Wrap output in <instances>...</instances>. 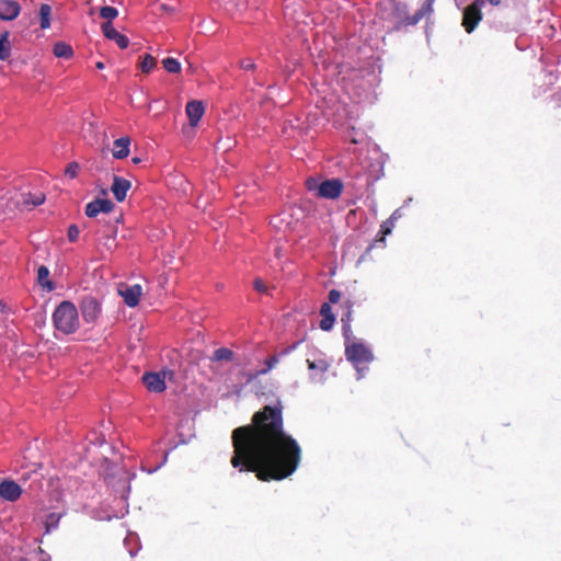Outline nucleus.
<instances>
[{"label": "nucleus", "mask_w": 561, "mask_h": 561, "mask_svg": "<svg viewBox=\"0 0 561 561\" xmlns=\"http://www.w3.org/2000/svg\"><path fill=\"white\" fill-rule=\"evenodd\" d=\"M231 466L239 472H253L260 481H280L291 476L301 460L297 440L284 431L283 407L265 405L251 424L231 434Z\"/></svg>", "instance_id": "1"}, {"label": "nucleus", "mask_w": 561, "mask_h": 561, "mask_svg": "<svg viewBox=\"0 0 561 561\" xmlns=\"http://www.w3.org/2000/svg\"><path fill=\"white\" fill-rule=\"evenodd\" d=\"M53 323L55 329L62 334L75 333L80 325L76 306L68 300L59 304L53 313Z\"/></svg>", "instance_id": "2"}, {"label": "nucleus", "mask_w": 561, "mask_h": 561, "mask_svg": "<svg viewBox=\"0 0 561 561\" xmlns=\"http://www.w3.org/2000/svg\"><path fill=\"white\" fill-rule=\"evenodd\" d=\"M345 356L358 371H362V365H366L374 359L371 350L362 342H346Z\"/></svg>", "instance_id": "3"}, {"label": "nucleus", "mask_w": 561, "mask_h": 561, "mask_svg": "<svg viewBox=\"0 0 561 561\" xmlns=\"http://www.w3.org/2000/svg\"><path fill=\"white\" fill-rule=\"evenodd\" d=\"M306 185L309 191L317 190V195L319 197L329 198V199H335V198L340 197V195L343 191V184L337 179L323 181L319 185L317 184L316 180L308 179L306 181Z\"/></svg>", "instance_id": "4"}, {"label": "nucleus", "mask_w": 561, "mask_h": 561, "mask_svg": "<svg viewBox=\"0 0 561 561\" xmlns=\"http://www.w3.org/2000/svg\"><path fill=\"white\" fill-rule=\"evenodd\" d=\"M483 0H476L462 13V26L467 33H472L482 20Z\"/></svg>", "instance_id": "5"}, {"label": "nucleus", "mask_w": 561, "mask_h": 561, "mask_svg": "<svg viewBox=\"0 0 561 561\" xmlns=\"http://www.w3.org/2000/svg\"><path fill=\"white\" fill-rule=\"evenodd\" d=\"M81 313L85 322L96 321L101 313V305L94 297H85L80 305Z\"/></svg>", "instance_id": "6"}, {"label": "nucleus", "mask_w": 561, "mask_h": 561, "mask_svg": "<svg viewBox=\"0 0 561 561\" xmlns=\"http://www.w3.org/2000/svg\"><path fill=\"white\" fill-rule=\"evenodd\" d=\"M114 204L107 198H96L85 206V215L90 218L96 217L99 214H108L113 210Z\"/></svg>", "instance_id": "7"}, {"label": "nucleus", "mask_w": 561, "mask_h": 561, "mask_svg": "<svg viewBox=\"0 0 561 561\" xmlns=\"http://www.w3.org/2000/svg\"><path fill=\"white\" fill-rule=\"evenodd\" d=\"M119 295L123 297L124 302L134 308L139 304L140 297L142 295V288L140 285L136 284L133 286H121L118 289Z\"/></svg>", "instance_id": "8"}, {"label": "nucleus", "mask_w": 561, "mask_h": 561, "mask_svg": "<svg viewBox=\"0 0 561 561\" xmlns=\"http://www.w3.org/2000/svg\"><path fill=\"white\" fill-rule=\"evenodd\" d=\"M22 494L21 486L12 480H3L0 482V497L9 502H15Z\"/></svg>", "instance_id": "9"}, {"label": "nucleus", "mask_w": 561, "mask_h": 561, "mask_svg": "<svg viewBox=\"0 0 561 561\" xmlns=\"http://www.w3.org/2000/svg\"><path fill=\"white\" fill-rule=\"evenodd\" d=\"M185 112L192 127L197 126L205 113V105L202 101L193 100L186 103Z\"/></svg>", "instance_id": "10"}, {"label": "nucleus", "mask_w": 561, "mask_h": 561, "mask_svg": "<svg viewBox=\"0 0 561 561\" xmlns=\"http://www.w3.org/2000/svg\"><path fill=\"white\" fill-rule=\"evenodd\" d=\"M130 187L131 182L129 180L114 175L111 191L117 202L122 203L125 201L127 192L130 190Z\"/></svg>", "instance_id": "11"}, {"label": "nucleus", "mask_w": 561, "mask_h": 561, "mask_svg": "<svg viewBox=\"0 0 561 561\" xmlns=\"http://www.w3.org/2000/svg\"><path fill=\"white\" fill-rule=\"evenodd\" d=\"M102 32L107 39L114 41L119 48L125 49L128 47L129 39L125 35L118 33L114 28L112 22H104L102 24Z\"/></svg>", "instance_id": "12"}, {"label": "nucleus", "mask_w": 561, "mask_h": 561, "mask_svg": "<svg viewBox=\"0 0 561 561\" xmlns=\"http://www.w3.org/2000/svg\"><path fill=\"white\" fill-rule=\"evenodd\" d=\"M142 382L149 391L162 392L165 390L164 377L158 373L144 374Z\"/></svg>", "instance_id": "13"}, {"label": "nucleus", "mask_w": 561, "mask_h": 561, "mask_svg": "<svg viewBox=\"0 0 561 561\" xmlns=\"http://www.w3.org/2000/svg\"><path fill=\"white\" fill-rule=\"evenodd\" d=\"M21 11L19 2L14 0H0V19L4 21L14 20Z\"/></svg>", "instance_id": "14"}, {"label": "nucleus", "mask_w": 561, "mask_h": 561, "mask_svg": "<svg viewBox=\"0 0 561 561\" xmlns=\"http://www.w3.org/2000/svg\"><path fill=\"white\" fill-rule=\"evenodd\" d=\"M435 0H425L422 7L413 14L407 16L403 22L405 25H415L422 19L430 15L433 12V4Z\"/></svg>", "instance_id": "15"}, {"label": "nucleus", "mask_w": 561, "mask_h": 561, "mask_svg": "<svg viewBox=\"0 0 561 561\" xmlns=\"http://www.w3.org/2000/svg\"><path fill=\"white\" fill-rule=\"evenodd\" d=\"M321 321L319 327L323 331H330L335 322V316L332 311L330 304H322L320 308Z\"/></svg>", "instance_id": "16"}, {"label": "nucleus", "mask_w": 561, "mask_h": 561, "mask_svg": "<svg viewBox=\"0 0 561 561\" xmlns=\"http://www.w3.org/2000/svg\"><path fill=\"white\" fill-rule=\"evenodd\" d=\"M130 139L128 137H122L114 141L112 154L116 159H124L129 154Z\"/></svg>", "instance_id": "17"}, {"label": "nucleus", "mask_w": 561, "mask_h": 561, "mask_svg": "<svg viewBox=\"0 0 561 561\" xmlns=\"http://www.w3.org/2000/svg\"><path fill=\"white\" fill-rule=\"evenodd\" d=\"M295 347H296V344H293L291 346L284 348L278 355L270 356L265 360L266 367L264 369L260 370L255 376L264 375V374L268 373L270 370H272L278 364L279 357L289 354Z\"/></svg>", "instance_id": "18"}, {"label": "nucleus", "mask_w": 561, "mask_h": 561, "mask_svg": "<svg viewBox=\"0 0 561 561\" xmlns=\"http://www.w3.org/2000/svg\"><path fill=\"white\" fill-rule=\"evenodd\" d=\"M48 277L49 270L45 265H41L37 270V282L44 289L51 291L55 289V284Z\"/></svg>", "instance_id": "19"}, {"label": "nucleus", "mask_w": 561, "mask_h": 561, "mask_svg": "<svg viewBox=\"0 0 561 561\" xmlns=\"http://www.w3.org/2000/svg\"><path fill=\"white\" fill-rule=\"evenodd\" d=\"M45 202V195L42 192L27 193L22 195V205L25 207H35Z\"/></svg>", "instance_id": "20"}, {"label": "nucleus", "mask_w": 561, "mask_h": 561, "mask_svg": "<svg viewBox=\"0 0 561 561\" xmlns=\"http://www.w3.org/2000/svg\"><path fill=\"white\" fill-rule=\"evenodd\" d=\"M53 53L57 58L70 59L73 56L72 47L65 42H57L54 45Z\"/></svg>", "instance_id": "21"}, {"label": "nucleus", "mask_w": 561, "mask_h": 561, "mask_svg": "<svg viewBox=\"0 0 561 561\" xmlns=\"http://www.w3.org/2000/svg\"><path fill=\"white\" fill-rule=\"evenodd\" d=\"M39 16V25L42 30L49 28L50 26V16H51V7L47 3H43L39 7L38 11Z\"/></svg>", "instance_id": "22"}, {"label": "nucleus", "mask_w": 561, "mask_h": 561, "mask_svg": "<svg viewBox=\"0 0 561 561\" xmlns=\"http://www.w3.org/2000/svg\"><path fill=\"white\" fill-rule=\"evenodd\" d=\"M9 35V32H3L0 35V60H7L10 57L11 45Z\"/></svg>", "instance_id": "23"}, {"label": "nucleus", "mask_w": 561, "mask_h": 561, "mask_svg": "<svg viewBox=\"0 0 561 561\" xmlns=\"http://www.w3.org/2000/svg\"><path fill=\"white\" fill-rule=\"evenodd\" d=\"M233 352L229 348H226V347H220V348H217L213 356H211V360L213 362H231L233 359Z\"/></svg>", "instance_id": "24"}, {"label": "nucleus", "mask_w": 561, "mask_h": 561, "mask_svg": "<svg viewBox=\"0 0 561 561\" xmlns=\"http://www.w3.org/2000/svg\"><path fill=\"white\" fill-rule=\"evenodd\" d=\"M156 66H157V60L150 54H146L139 62V67L141 69V71L145 73H149L152 69L156 68Z\"/></svg>", "instance_id": "25"}, {"label": "nucleus", "mask_w": 561, "mask_h": 561, "mask_svg": "<svg viewBox=\"0 0 561 561\" xmlns=\"http://www.w3.org/2000/svg\"><path fill=\"white\" fill-rule=\"evenodd\" d=\"M162 66L170 73H179L181 71V64L178 59L172 57L164 58Z\"/></svg>", "instance_id": "26"}, {"label": "nucleus", "mask_w": 561, "mask_h": 561, "mask_svg": "<svg viewBox=\"0 0 561 561\" xmlns=\"http://www.w3.org/2000/svg\"><path fill=\"white\" fill-rule=\"evenodd\" d=\"M394 224L390 218H388L386 221H383L380 226V231H379V234H380V238L378 239V241L380 242H383L385 241V237L389 233H391L393 227H394Z\"/></svg>", "instance_id": "27"}, {"label": "nucleus", "mask_w": 561, "mask_h": 561, "mask_svg": "<svg viewBox=\"0 0 561 561\" xmlns=\"http://www.w3.org/2000/svg\"><path fill=\"white\" fill-rule=\"evenodd\" d=\"M118 15V11L114 7H103L100 9V16L111 22Z\"/></svg>", "instance_id": "28"}, {"label": "nucleus", "mask_w": 561, "mask_h": 561, "mask_svg": "<svg viewBox=\"0 0 561 561\" xmlns=\"http://www.w3.org/2000/svg\"><path fill=\"white\" fill-rule=\"evenodd\" d=\"M307 364H308V368L310 370H319L320 373H325L329 368V364L323 359H321L317 363L312 362L310 359H307Z\"/></svg>", "instance_id": "29"}, {"label": "nucleus", "mask_w": 561, "mask_h": 561, "mask_svg": "<svg viewBox=\"0 0 561 561\" xmlns=\"http://www.w3.org/2000/svg\"><path fill=\"white\" fill-rule=\"evenodd\" d=\"M80 170V165L77 162H71L67 165L65 170V175L75 179L78 175V172Z\"/></svg>", "instance_id": "30"}, {"label": "nucleus", "mask_w": 561, "mask_h": 561, "mask_svg": "<svg viewBox=\"0 0 561 561\" xmlns=\"http://www.w3.org/2000/svg\"><path fill=\"white\" fill-rule=\"evenodd\" d=\"M80 230L77 225H70L68 227L67 237L70 242H76L78 240Z\"/></svg>", "instance_id": "31"}, {"label": "nucleus", "mask_w": 561, "mask_h": 561, "mask_svg": "<svg viewBox=\"0 0 561 561\" xmlns=\"http://www.w3.org/2000/svg\"><path fill=\"white\" fill-rule=\"evenodd\" d=\"M240 67L245 71H253L256 68V65L254 61L250 58L243 59L240 62Z\"/></svg>", "instance_id": "32"}, {"label": "nucleus", "mask_w": 561, "mask_h": 561, "mask_svg": "<svg viewBox=\"0 0 561 561\" xmlns=\"http://www.w3.org/2000/svg\"><path fill=\"white\" fill-rule=\"evenodd\" d=\"M341 299V293L337 289H331L329 291V302L328 304H337Z\"/></svg>", "instance_id": "33"}, {"label": "nucleus", "mask_w": 561, "mask_h": 561, "mask_svg": "<svg viewBox=\"0 0 561 561\" xmlns=\"http://www.w3.org/2000/svg\"><path fill=\"white\" fill-rule=\"evenodd\" d=\"M104 237H106L107 239H114L115 234H116V227L115 226H111V225H107L104 229Z\"/></svg>", "instance_id": "34"}, {"label": "nucleus", "mask_w": 561, "mask_h": 561, "mask_svg": "<svg viewBox=\"0 0 561 561\" xmlns=\"http://www.w3.org/2000/svg\"><path fill=\"white\" fill-rule=\"evenodd\" d=\"M253 285L255 290L259 293H265L267 290L265 283L261 278H256Z\"/></svg>", "instance_id": "35"}, {"label": "nucleus", "mask_w": 561, "mask_h": 561, "mask_svg": "<svg viewBox=\"0 0 561 561\" xmlns=\"http://www.w3.org/2000/svg\"><path fill=\"white\" fill-rule=\"evenodd\" d=\"M401 217H402L401 209H400V208H398V209H396V210L391 214V216H390L389 218H390L393 222H396V221H397L399 218H401Z\"/></svg>", "instance_id": "36"}, {"label": "nucleus", "mask_w": 561, "mask_h": 561, "mask_svg": "<svg viewBox=\"0 0 561 561\" xmlns=\"http://www.w3.org/2000/svg\"><path fill=\"white\" fill-rule=\"evenodd\" d=\"M344 305L347 308V321H350L351 320V311H352L353 302L350 301V300H346V301H344Z\"/></svg>", "instance_id": "37"}, {"label": "nucleus", "mask_w": 561, "mask_h": 561, "mask_svg": "<svg viewBox=\"0 0 561 561\" xmlns=\"http://www.w3.org/2000/svg\"><path fill=\"white\" fill-rule=\"evenodd\" d=\"M490 2V4L496 7V5H500L501 4V0H488Z\"/></svg>", "instance_id": "38"}, {"label": "nucleus", "mask_w": 561, "mask_h": 561, "mask_svg": "<svg viewBox=\"0 0 561 561\" xmlns=\"http://www.w3.org/2000/svg\"><path fill=\"white\" fill-rule=\"evenodd\" d=\"M95 67H96V69L102 70V69H104V67H105V66H104V62H102V61H98V62L95 64Z\"/></svg>", "instance_id": "39"}, {"label": "nucleus", "mask_w": 561, "mask_h": 561, "mask_svg": "<svg viewBox=\"0 0 561 561\" xmlns=\"http://www.w3.org/2000/svg\"><path fill=\"white\" fill-rule=\"evenodd\" d=\"M161 9H163V10H165V11H167V10H172V9H171L169 5H167V4H161Z\"/></svg>", "instance_id": "40"}, {"label": "nucleus", "mask_w": 561, "mask_h": 561, "mask_svg": "<svg viewBox=\"0 0 561 561\" xmlns=\"http://www.w3.org/2000/svg\"><path fill=\"white\" fill-rule=\"evenodd\" d=\"M140 161H141V160H140V158H136V157H135V158H133V162H134L135 164L139 163Z\"/></svg>", "instance_id": "41"}]
</instances>
